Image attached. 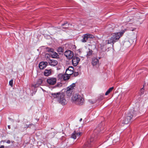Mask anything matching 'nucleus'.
Here are the masks:
<instances>
[{"mask_svg": "<svg viewBox=\"0 0 148 148\" xmlns=\"http://www.w3.org/2000/svg\"><path fill=\"white\" fill-rule=\"evenodd\" d=\"M64 55L68 59H71L73 57V53L70 50L66 51L64 53Z\"/></svg>", "mask_w": 148, "mask_h": 148, "instance_id": "obj_7", "label": "nucleus"}, {"mask_svg": "<svg viewBox=\"0 0 148 148\" xmlns=\"http://www.w3.org/2000/svg\"><path fill=\"white\" fill-rule=\"evenodd\" d=\"M51 74V69H45L44 73V75L46 76H48Z\"/></svg>", "mask_w": 148, "mask_h": 148, "instance_id": "obj_17", "label": "nucleus"}, {"mask_svg": "<svg viewBox=\"0 0 148 148\" xmlns=\"http://www.w3.org/2000/svg\"><path fill=\"white\" fill-rule=\"evenodd\" d=\"M88 101L89 102H90V103L91 104H93L94 103V102L90 100H88Z\"/></svg>", "mask_w": 148, "mask_h": 148, "instance_id": "obj_28", "label": "nucleus"}, {"mask_svg": "<svg viewBox=\"0 0 148 148\" xmlns=\"http://www.w3.org/2000/svg\"><path fill=\"white\" fill-rule=\"evenodd\" d=\"M48 51L52 58H59V55L56 52L54 51L53 49L50 48L49 49Z\"/></svg>", "mask_w": 148, "mask_h": 148, "instance_id": "obj_6", "label": "nucleus"}, {"mask_svg": "<svg viewBox=\"0 0 148 148\" xmlns=\"http://www.w3.org/2000/svg\"><path fill=\"white\" fill-rule=\"evenodd\" d=\"M119 138L118 137H117V138L116 139H114L113 140V143H116V142H118L119 141Z\"/></svg>", "mask_w": 148, "mask_h": 148, "instance_id": "obj_24", "label": "nucleus"}, {"mask_svg": "<svg viewBox=\"0 0 148 148\" xmlns=\"http://www.w3.org/2000/svg\"><path fill=\"white\" fill-rule=\"evenodd\" d=\"M6 143L8 144H10V141L9 140H8L7 142H6Z\"/></svg>", "mask_w": 148, "mask_h": 148, "instance_id": "obj_29", "label": "nucleus"}, {"mask_svg": "<svg viewBox=\"0 0 148 148\" xmlns=\"http://www.w3.org/2000/svg\"><path fill=\"white\" fill-rule=\"evenodd\" d=\"M4 142H5V140L3 141Z\"/></svg>", "mask_w": 148, "mask_h": 148, "instance_id": "obj_40", "label": "nucleus"}, {"mask_svg": "<svg viewBox=\"0 0 148 148\" xmlns=\"http://www.w3.org/2000/svg\"><path fill=\"white\" fill-rule=\"evenodd\" d=\"M4 145H1L0 147V148H4Z\"/></svg>", "mask_w": 148, "mask_h": 148, "instance_id": "obj_32", "label": "nucleus"}, {"mask_svg": "<svg viewBox=\"0 0 148 148\" xmlns=\"http://www.w3.org/2000/svg\"><path fill=\"white\" fill-rule=\"evenodd\" d=\"M57 28H55L54 29H55V30H57Z\"/></svg>", "mask_w": 148, "mask_h": 148, "instance_id": "obj_37", "label": "nucleus"}, {"mask_svg": "<svg viewBox=\"0 0 148 148\" xmlns=\"http://www.w3.org/2000/svg\"><path fill=\"white\" fill-rule=\"evenodd\" d=\"M9 85L11 86L12 87L13 84V80L11 79L9 82Z\"/></svg>", "mask_w": 148, "mask_h": 148, "instance_id": "obj_23", "label": "nucleus"}, {"mask_svg": "<svg viewBox=\"0 0 148 148\" xmlns=\"http://www.w3.org/2000/svg\"><path fill=\"white\" fill-rule=\"evenodd\" d=\"M87 146H89V145H87Z\"/></svg>", "mask_w": 148, "mask_h": 148, "instance_id": "obj_41", "label": "nucleus"}, {"mask_svg": "<svg viewBox=\"0 0 148 148\" xmlns=\"http://www.w3.org/2000/svg\"><path fill=\"white\" fill-rule=\"evenodd\" d=\"M71 101L72 102L76 104L82 105L83 104L84 100L80 95L76 94L74 95L72 97Z\"/></svg>", "mask_w": 148, "mask_h": 148, "instance_id": "obj_3", "label": "nucleus"}, {"mask_svg": "<svg viewBox=\"0 0 148 148\" xmlns=\"http://www.w3.org/2000/svg\"><path fill=\"white\" fill-rule=\"evenodd\" d=\"M114 89L113 87H112L110 88L105 93V95H108L111 91H112V90Z\"/></svg>", "mask_w": 148, "mask_h": 148, "instance_id": "obj_21", "label": "nucleus"}, {"mask_svg": "<svg viewBox=\"0 0 148 148\" xmlns=\"http://www.w3.org/2000/svg\"><path fill=\"white\" fill-rule=\"evenodd\" d=\"M33 125V124H32L28 125V126L27 127H30L31 125Z\"/></svg>", "mask_w": 148, "mask_h": 148, "instance_id": "obj_31", "label": "nucleus"}, {"mask_svg": "<svg viewBox=\"0 0 148 148\" xmlns=\"http://www.w3.org/2000/svg\"><path fill=\"white\" fill-rule=\"evenodd\" d=\"M82 118H81V119H80L79 120V121H80V122H81V121H82Z\"/></svg>", "mask_w": 148, "mask_h": 148, "instance_id": "obj_34", "label": "nucleus"}, {"mask_svg": "<svg viewBox=\"0 0 148 148\" xmlns=\"http://www.w3.org/2000/svg\"><path fill=\"white\" fill-rule=\"evenodd\" d=\"M126 30V29H124L121 32L112 34L111 37L108 40L107 43L108 44L112 43L113 45L114 43L118 41Z\"/></svg>", "mask_w": 148, "mask_h": 148, "instance_id": "obj_1", "label": "nucleus"}, {"mask_svg": "<svg viewBox=\"0 0 148 148\" xmlns=\"http://www.w3.org/2000/svg\"><path fill=\"white\" fill-rule=\"evenodd\" d=\"M57 79L54 77H49L47 79V83L50 85H53L56 82Z\"/></svg>", "mask_w": 148, "mask_h": 148, "instance_id": "obj_9", "label": "nucleus"}, {"mask_svg": "<svg viewBox=\"0 0 148 148\" xmlns=\"http://www.w3.org/2000/svg\"><path fill=\"white\" fill-rule=\"evenodd\" d=\"M103 129V128L102 127L101 125V124L99 126L96 128V129L95 130V131L96 132V130H97L99 131V130H101Z\"/></svg>", "mask_w": 148, "mask_h": 148, "instance_id": "obj_22", "label": "nucleus"}, {"mask_svg": "<svg viewBox=\"0 0 148 148\" xmlns=\"http://www.w3.org/2000/svg\"><path fill=\"white\" fill-rule=\"evenodd\" d=\"M59 78L61 79H63L64 80L66 81L69 79L70 77L69 75L65 74H60L58 75Z\"/></svg>", "mask_w": 148, "mask_h": 148, "instance_id": "obj_10", "label": "nucleus"}, {"mask_svg": "<svg viewBox=\"0 0 148 148\" xmlns=\"http://www.w3.org/2000/svg\"><path fill=\"white\" fill-rule=\"evenodd\" d=\"M82 133L81 132H78L75 130L73 133L72 134L71 137L72 138L75 139L77 138H79Z\"/></svg>", "mask_w": 148, "mask_h": 148, "instance_id": "obj_8", "label": "nucleus"}, {"mask_svg": "<svg viewBox=\"0 0 148 148\" xmlns=\"http://www.w3.org/2000/svg\"><path fill=\"white\" fill-rule=\"evenodd\" d=\"M74 68L72 66H69L66 71V73L69 75H71L73 73Z\"/></svg>", "mask_w": 148, "mask_h": 148, "instance_id": "obj_12", "label": "nucleus"}, {"mask_svg": "<svg viewBox=\"0 0 148 148\" xmlns=\"http://www.w3.org/2000/svg\"><path fill=\"white\" fill-rule=\"evenodd\" d=\"M75 83L72 84L71 85L69 86L67 88V92H68L70 90H72L74 87L75 86Z\"/></svg>", "mask_w": 148, "mask_h": 148, "instance_id": "obj_18", "label": "nucleus"}, {"mask_svg": "<svg viewBox=\"0 0 148 148\" xmlns=\"http://www.w3.org/2000/svg\"><path fill=\"white\" fill-rule=\"evenodd\" d=\"M65 25H66V26L65 27H63V28H66L68 27V25L67 24V23H64L62 24V26H63Z\"/></svg>", "mask_w": 148, "mask_h": 148, "instance_id": "obj_25", "label": "nucleus"}, {"mask_svg": "<svg viewBox=\"0 0 148 148\" xmlns=\"http://www.w3.org/2000/svg\"><path fill=\"white\" fill-rule=\"evenodd\" d=\"M44 79L43 78L39 79L37 81L36 84L34 85V86L35 87H36L40 85L42 83Z\"/></svg>", "mask_w": 148, "mask_h": 148, "instance_id": "obj_16", "label": "nucleus"}, {"mask_svg": "<svg viewBox=\"0 0 148 148\" xmlns=\"http://www.w3.org/2000/svg\"><path fill=\"white\" fill-rule=\"evenodd\" d=\"M133 116L130 113L123 118V120L121 121L122 123L123 124H126L130 122L131 119Z\"/></svg>", "mask_w": 148, "mask_h": 148, "instance_id": "obj_4", "label": "nucleus"}, {"mask_svg": "<svg viewBox=\"0 0 148 148\" xmlns=\"http://www.w3.org/2000/svg\"><path fill=\"white\" fill-rule=\"evenodd\" d=\"M92 63L93 66L98 65H99V60L97 58H93L92 59Z\"/></svg>", "mask_w": 148, "mask_h": 148, "instance_id": "obj_15", "label": "nucleus"}, {"mask_svg": "<svg viewBox=\"0 0 148 148\" xmlns=\"http://www.w3.org/2000/svg\"><path fill=\"white\" fill-rule=\"evenodd\" d=\"M82 37V39L81 40V41L82 42H86L88 38H93L94 37V36L89 34H84Z\"/></svg>", "mask_w": 148, "mask_h": 148, "instance_id": "obj_5", "label": "nucleus"}, {"mask_svg": "<svg viewBox=\"0 0 148 148\" xmlns=\"http://www.w3.org/2000/svg\"><path fill=\"white\" fill-rule=\"evenodd\" d=\"M78 74V72H75L73 73V75L75 76H77Z\"/></svg>", "mask_w": 148, "mask_h": 148, "instance_id": "obj_27", "label": "nucleus"}, {"mask_svg": "<svg viewBox=\"0 0 148 148\" xmlns=\"http://www.w3.org/2000/svg\"><path fill=\"white\" fill-rule=\"evenodd\" d=\"M8 129H10V125H8Z\"/></svg>", "mask_w": 148, "mask_h": 148, "instance_id": "obj_33", "label": "nucleus"}, {"mask_svg": "<svg viewBox=\"0 0 148 148\" xmlns=\"http://www.w3.org/2000/svg\"><path fill=\"white\" fill-rule=\"evenodd\" d=\"M92 51L90 49H89V51L87 52L86 57L88 58H90L92 54Z\"/></svg>", "mask_w": 148, "mask_h": 148, "instance_id": "obj_19", "label": "nucleus"}, {"mask_svg": "<svg viewBox=\"0 0 148 148\" xmlns=\"http://www.w3.org/2000/svg\"><path fill=\"white\" fill-rule=\"evenodd\" d=\"M88 144H89V141H88Z\"/></svg>", "mask_w": 148, "mask_h": 148, "instance_id": "obj_38", "label": "nucleus"}, {"mask_svg": "<svg viewBox=\"0 0 148 148\" xmlns=\"http://www.w3.org/2000/svg\"><path fill=\"white\" fill-rule=\"evenodd\" d=\"M11 142L12 143H13L14 142V141H11Z\"/></svg>", "mask_w": 148, "mask_h": 148, "instance_id": "obj_36", "label": "nucleus"}, {"mask_svg": "<svg viewBox=\"0 0 148 148\" xmlns=\"http://www.w3.org/2000/svg\"><path fill=\"white\" fill-rule=\"evenodd\" d=\"M93 140V139L92 138H91L90 140V142H91Z\"/></svg>", "mask_w": 148, "mask_h": 148, "instance_id": "obj_30", "label": "nucleus"}, {"mask_svg": "<svg viewBox=\"0 0 148 148\" xmlns=\"http://www.w3.org/2000/svg\"><path fill=\"white\" fill-rule=\"evenodd\" d=\"M125 43H129V42H125Z\"/></svg>", "mask_w": 148, "mask_h": 148, "instance_id": "obj_35", "label": "nucleus"}, {"mask_svg": "<svg viewBox=\"0 0 148 148\" xmlns=\"http://www.w3.org/2000/svg\"><path fill=\"white\" fill-rule=\"evenodd\" d=\"M144 89L143 88H142L140 90V92L141 93V94H143L144 93Z\"/></svg>", "mask_w": 148, "mask_h": 148, "instance_id": "obj_26", "label": "nucleus"}, {"mask_svg": "<svg viewBox=\"0 0 148 148\" xmlns=\"http://www.w3.org/2000/svg\"><path fill=\"white\" fill-rule=\"evenodd\" d=\"M51 94L52 98L56 99L62 105H65L66 104V100L64 98L63 94L60 92L51 93Z\"/></svg>", "mask_w": 148, "mask_h": 148, "instance_id": "obj_2", "label": "nucleus"}, {"mask_svg": "<svg viewBox=\"0 0 148 148\" xmlns=\"http://www.w3.org/2000/svg\"><path fill=\"white\" fill-rule=\"evenodd\" d=\"M130 30H132V31H133V30H132V29H130Z\"/></svg>", "mask_w": 148, "mask_h": 148, "instance_id": "obj_39", "label": "nucleus"}, {"mask_svg": "<svg viewBox=\"0 0 148 148\" xmlns=\"http://www.w3.org/2000/svg\"><path fill=\"white\" fill-rule=\"evenodd\" d=\"M47 63L46 62H40L39 65V67L40 69H43L46 67Z\"/></svg>", "mask_w": 148, "mask_h": 148, "instance_id": "obj_14", "label": "nucleus"}, {"mask_svg": "<svg viewBox=\"0 0 148 148\" xmlns=\"http://www.w3.org/2000/svg\"><path fill=\"white\" fill-rule=\"evenodd\" d=\"M48 62L49 65L52 66H55L58 64L57 61L55 60L49 59Z\"/></svg>", "mask_w": 148, "mask_h": 148, "instance_id": "obj_13", "label": "nucleus"}, {"mask_svg": "<svg viewBox=\"0 0 148 148\" xmlns=\"http://www.w3.org/2000/svg\"><path fill=\"white\" fill-rule=\"evenodd\" d=\"M64 49L62 47H59L57 50V51L60 54H61L64 52Z\"/></svg>", "mask_w": 148, "mask_h": 148, "instance_id": "obj_20", "label": "nucleus"}, {"mask_svg": "<svg viewBox=\"0 0 148 148\" xmlns=\"http://www.w3.org/2000/svg\"><path fill=\"white\" fill-rule=\"evenodd\" d=\"M72 58V63L73 65L74 66H76L78 64L80 59L79 58L75 56L73 57Z\"/></svg>", "mask_w": 148, "mask_h": 148, "instance_id": "obj_11", "label": "nucleus"}]
</instances>
